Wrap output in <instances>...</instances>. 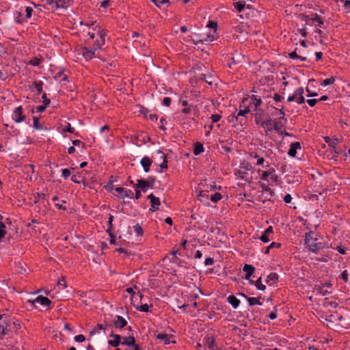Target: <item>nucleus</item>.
Returning <instances> with one entry per match:
<instances>
[{
    "label": "nucleus",
    "instance_id": "4c0bfd02",
    "mask_svg": "<svg viewBox=\"0 0 350 350\" xmlns=\"http://www.w3.org/2000/svg\"><path fill=\"white\" fill-rule=\"evenodd\" d=\"M255 113V122L257 125L260 126V122H263L264 120H262V115L263 113L262 109H259V111H256Z\"/></svg>",
    "mask_w": 350,
    "mask_h": 350
},
{
    "label": "nucleus",
    "instance_id": "a19ab883",
    "mask_svg": "<svg viewBox=\"0 0 350 350\" xmlns=\"http://www.w3.org/2000/svg\"><path fill=\"white\" fill-rule=\"evenodd\" d=\"M33 126L36 130H42L43 129L42 125L39 122V118L38 117H33Z\"/></svg>",
    "mask_w": 350,
    "mask_h": 350
},
{
    "label": "nucleus",
    "instance_id": "052dcab7",
    "mask_svg": "<svg viewBox=\"0 0 350 350\" xmlns=\"http://www.w3.org/2000/svg\"><path fill=\"white\" fill-rule=\"evenodd\" d=\"M280 111V119L281 120H284V122L287 121V120L284 118L285 117V112L283 106L281 107V108L279 109Z\"/></svg>",
    "mask_w": 350,
    "mask_h": 350
},
{
    "label": "nucleus",
    "instance_id": "4be33fe9",
    "mask_svg": "<svg viewBox=\"0 0 350 350\" xmlns=\"http://www.w3.org/2000/svg\"><path fill=\"white\" fill-rule=\"evenodd\" d=\"M44 83L42 81H36L32 83V85L30 86L31 90H36L38 92V94H40L42 91Z\"/></svg>",
    "mask_w": 350,
    "mask_h": 350
},
{
    "label": "nucleus",
    "instance_id": "4d7b16f0",
    "mask_svg": "<svg viewBox=\"0 0 350 350\" xmlns=\"http://www.w3.org/2000/svg\"><path fill=\"white\" fill-rule=\"evenodd\" d=\"M145 181L147 182V184L150 187L152 188L155 182V178L153 176H149L147 180H145Z\"/></svg>",
    "mask_w": 350,
    "mask_h": 350
},
{
    "label": "nucleus",
    "instance_id": "6e6552de",
    "mask_svg": "<svg viewBox=\"0 0 350 350\" xmlns=\"http://www.w3.org/2000/svg\"><path fill=\"white\" fill-rule=\"evenodd\" d=\"M214 40V35L213 33H208L206 37L200 35L199 38H196V40L193 38H191L190 41L192 42L194 44H198L199 43L204 42H211Z\"/></svg>",
    "mask_w": 350,
    "mask_h": 350
},
{
    "label": "nucleus",
    "instance_id": "b1692460",
    "mask_svg": "<svg viewBox=\"0 0 350 350\" xmlns=\"http://www.w3.org/2000/svg\"><path fill=\"white\" fill-rule=\"evenodd\" d=\"M70 0H55L54 1L51 0V1L49 3V4H55V7L57 8H66L67 7L70 3Z\"/></svg>",
    "mask_w": 350,
    "mask_h": 350
},
{
    "label": "nucleus",
    "instance_id": "bb28decb",
    "mask_svg": "<svg viewBox=\"0 0 350 350\" xmlns=\"http://www.w3.org/2000/svg\"><path fill=\"white\" fill-rule=\"evenodd\" d=\"M122 345L128 347H133V345H135V339L133 336L123 338Z\"/></svg>",
    "mask_w": 350,
    "mask_h": 350
},
{
    "label": "nucleus",
    "instance_id": "6e6d98bb",
    "mask_svg": "<svg viewBox=\"0 0 350 350\" xmlns=\"http://www.w3.org/2000/svg\"><path fill=\"white\" fill-rule=\"evenodd\" d=\"M268 280H271L273 282H275L278 279V275L275 273H271L267 276Z\"/></svg>",
    "mask_w": 350,
    "mask_h": 350
},
{
    "label": "nucleus",
    "instance_id": "c85d7f7f",
    "mask_svg": "<svg viewBox=\"0 0 350 350\" xmlns=\"http://www.w3.org/2000/svg\"><path fill=\"white\" fill-rule=\"evenodd\" d=\"M311 20L316 27H321L323 24V21L322 18L319 16L317 14H315L312 18Z\"/></svg>",
    "mask_w": 350,
    "mask_h": 350
},
{
    "label": "nucleus",
    "instance_id": "a18cd8bd",
    "mask_svg": "<svg viewBox=\"0 0 350 350\" xmlns=\"http://www.w3.org/2000/svg\"><path fill=\"white\" fill-rule=\"evenodd\" d=\"M338 278L342 280L345 283L349 282V273L347 270H344L341 272Z\"/></svg>",
    "mask_w": 350,
    "mask_h": 350
},
{
    "label": "nucleus",
    "instance_id": "9d476101",
    "mask_svg": "<svg viewBox=\"0 0 350 350\" xmlns=\"http://www.w3.org/2000/svg\"><path fill=\"white\" fill-rule=\"evenodd\" d=\"M314 291L322 296L329 295L332 292L331 290L326 289L325 284H316L314 287Z\"/></svg>",
    "mask_w": 350,
    "mask_h": 350
},
{
    "label": "nucleus",
    "instance_id": "c03bdc74",
    "mask_svg": "<svg viewBox=\"0 0 350 350\" xmlns=\"http://www.w3.org/2000/svg\"><path fill=\"white\" fill-rule=\"evenodd\" d=\"M251 156L253 158L256 159V165H261L263 164L265 159L262 157H260L257 153L252 152Z\"/></svg>",
    "mask_w": 350,
    "mask_h": 350
},
{
    "label": "nucleus",
    "instance_id": "3c124183",
    "mask_svg": "<svg viewBox=\"0 0 350 350\" xmlns=\"http://www.w3.org/2000/svg\"><path fill=\"white\" fill-rule=\"evenodd\" d=\"M4 228H5V224L0 221V239L3 238L6 234V232L5 231Z\"/></svg>",
    "mask_w": 350,
    "mask_h": 350
},
{
    "label": "nucleus",
    "instance_id": "a211bd4d",
    "mask_svg": "<svg viewBox=\"0 0 350 350\" xmlns=\"http://www.w3.org/2000/svg\"><path fill=\"white\" fill-rule=\"evenodd\" d=\"M250 111V109L247 107L245 109H240L237 113H234L233 118H236V121H239V122L241 123L243 121V118L241 117H245Z\"/></svg>",
    "mask_w": 350,
    "mask_h": 350
},
{
    "label": "nucleus",
    "instance_id": "f03ea898",
    "mask_svg": "<svg viewBox=\"0 0 350 350\" xmlns=\"http://www.w3.org/2000/svg\"><path fill=\"white\" fill-rule=\"evenodd\" d=\"M27 301L30 303L31 305L39 304L46 308H50L51 304V301L48 297L42 295L38 296L36 299L32 300L28 299Z\"/></svg>",
    "mask_w": 350,
    "mask_h": 350
},
{
    "label": "nucleus",
    "instance_id": "58836bf2",
    "mask_svg": "<svg viewBox=\"0 0 350 350\" xmlns=\"http://www.w3.org/2000/svg\"><path fill=\"white\" fill-rule=\"evenodd\" d=\"M8 325L5 323L0 324V340H2L5 335L8 334V332L10 331L8 329H7Z\"/></svg>",
    "mask_w": 350,
    "mask_h": 350
},
{
    "label": "nucleus",
    "instance_id": "680f3d73",
    "mask_svg": "<svg viewBox=\"0 0 350 350\" xmlns=\"http://www.w3.org/2000/svg\"><path fill=\"white\" fill-rule=\"evenodd\" d=\"M75 341L77 342H82L85 341V336L82 334H79L75 336L74 338Z\"/></svg>",
    "mask_w": 350,
    "mask_h": 350
},
{
    "label": "nucleus",
    "instance_id": "9b49d317",
    "mask_svg": "<svg viewBox=\"0 0 350 350\" xmlns=\"http://www.w3.org/2000/svg\"><path fill=\"white\" fill-rule=\"evenodd\" d=\"M109 337L113 338L112 340H108V344L113 347H118L120 344L122 345L121 342V336L118 334H114L113 332H111L109 334Z\"/></svg>",
    "mask_w": 350,
    "mask_h": 350
},
{
    "label": "nucleus",
    "instance_id": "0e129e2a",
    "mask_svg": "<svg viewBox=\"0 0 350 350\" xmlns=\"http://www.w3.org/2000/svg\"><path fill=\"white\" fill-rule=\"evenodd\" d=\"M171 104V98L170 97H165L163 99L162 105L165 107H170Z\"/></svg>",
    "mask_w": 350,
    "mask_h": 350
},
{
    "label": "nucleus",
    "instance_id": "f257e3e1",
    "mask_svg": "<svg viewBox=\"0 0 350 350\" xmlns=\"http://www.w3.org/2000/svg\"><path fill=\"white\" fill-rule=\"evenodd\" d=\"M319 236L313 231L305 234L304 245L311 252L317 254L325 247L324 243L319 241Z\"/></svg>",
    "mask_w": 350,
    "mask_h": 350
},
{
    "label": "nucleus",
    "instance_id": "49530a36",
    "mask_svg": "<svg viewBox=\"0 0 350 350\" xmlns=\"http://www.w3.org/2000/svg\"><path fill=\"white\" fill-rule=\"evenodd\" d=\"M221 198H222L221 194L219 192H217V193H214L213 195H211L210 199L213 202L216 203L218 201H219L221 199Z\"/></svg>",
    "mask_w": 350,
    "mask_h": 350
},
{
    "label": "nucleus",
    "instance_id": "c756f323",
    "mask_svg": "<svg viewBox=\"0 0 350 350\" xmlns=\"http://www.w3.org/2000/svg\"><path fill=\"white\" fill-rule=\"evenodd\" d=\"M325 142L328 144V146L332 148H336V146L338 144V139L337 138L331 139L329 137H324Z\"/></svg>",
    "mask_w": 350,
    "mask_h": 350
},
{
    "label": "nucleus",
    "instance_id": "423d86ee",
    "mask_svg": "<svg viewBox=\"0 0 350 350\" xmlns=\"http://www.w3.org/2000/svg\"><path fill=\"white\" fill-rule=\"evenodd\" d=\"M148 199L150 200L151 206L149 211L154 212L158 210L161 204L159 198L154 196L153 193H150L148 196Z\"/></svg>",
    "mask_w": 350,
    "mask_h": 350
},
{
    "label": "nucleus",
    "instance_id": "39448f33",
    "mask_svg": "<svg viewBox=\"0 0 350 350\" xmlns=\"http://www.w3.org/2000/svg\"><path fill=\"white\" fill-rule=\"evenodd\" d=\"M12 118L16 123H20L25 120V116L23 114V109L21 106L14 109L12 114Z\"/></svg>",
    "mask_w": 350,
    "mask_h": 350
},
{
    "label": "nucleus",
    "instance_id": "f8f14e48",
    "mask_svg": "<svg viewBox=\"0 0 350 350\" xmlns=\"http://www.w3.org/2000/svg\"><path fill=\"white\" fill-rule=\"evenodd\" d=\"M273 229L272 226H269L265 230L262 232V235L260 237V239L263 243H268L270 241V236L273 234Z\"/></svg>",
    "mask_w": 350,
    "mask_h": 350
},
{
    "label": "nucleus",
    "instance_id": "72a5a7b5",
    "mask_svg": "<svg viewBox=\"0 0 350 350\" xmlns=\"http://www.w3.org/2000/svg\"><path fill=\"white\" fill-rule=\"evenodd\" d=\"M157 153L161 154V158H162L163 159V161L159 165L161 169L166 170L167 168V161L165 154L160 150H157Z\"/></svg>",
    "mask_w": 350,
    "mask_h": 350
},
{
    "label": "nucleus",
    "instance_id": "0eeeda50",
    "mask_svg": "<svg viewBox=\"0 0 350 350\" xmlns=\"http://www.w3.org/2000/svg\"><path fill=\"white\" fill-rule=\"evenodd\" d=\"M127 325L126 320L120 315H116L115 319L112 322V327L116 329H122Z\"/></svg>",
    "mask_w": 350,
    "mask_h": 350
},
{
    "label": "nucleus",
    "instance_id": "7ed1b4c3",
    "mask_svg": "<svg viewBox=\"0 0 350 350\" xmlns=\"http://www.w3.org/2000/svg\"><path fill=\"white\" fill-rule=\"evenodd\" d=\"M180 103L184 107L181 110V113L184 115H190L192 112L197 111V105L189 103L187 100L180 99Z\"/></svg>",
    "mask_w": 350,
    "mask_h": 350
},
{
    "label": "nucleus",
    "instance_id": "79ce46f5",
    "mask_svg": "<svg viewBox=\"0 0 350 350\" xmlns=\"http://www.w3.org/2000/svg\"><path fill=\"white\" fill-rule=\"evenodd\" d=\"M42 61L43 60L41 57L38 58V57H36L29 61V64H30L33 66H39L40 65V64L42 62Z\"/></svg>",
    "mask_w": 350,
    "mask_h": 350
},
{
    "label": "nucleus",
    "instance_id": "37998d69",
    "mask_svg": "<svg viewBox=\"0 0 350 350\" xmlns=\"http://www.w3.org/2000/svg\"><path fill=\"white\" fill-rule=\"evenodd\" d=\"M335 77H332L331 78L324 79L321 82L320 85L321 86L330 85H332L335 82Z\"/></svg>",
    "mask_w": 350,
    "mask_h": 350
},
{
    "label": "nucleus",
    "instance_id": "ea45409f",
    "mask_svg": "<svg viewBox=\"0 0 350 350\" xmlns=\"http://www.w3.org/2000/svg\"><path fill=\"white\" fill-rule=\"evenodd\" d=\"M105 44V40L103 38H98L94 43V49H101L102 46Z\"/></svg>",
    "mask_w": 350,
    "mask_h": 350
},
{
    "label": "nucleus",
    "instance_id": "4468645a",
    "mask_svg": "<svg viewBox=\"0 0 350 350\" xmlns=\"http://www.w3.org/2000/svg\"><path fill=\"white\" fill-rule=\"evenodd\" d=\"M260 126L262 127L267 133L271 131L273 127V120L271 118L266 119L263 122L260 123Z\"/></svg>",
    "mask_w": 350,
    "mask_h": 350
},
{
    "label": "nucleus",
    "instance_id": "2f4dec72",
    "mask_svg": "<svg viewBox=\"0 0 350 350\" xmlns=\"http://www.w3.org/2000/svg\"><path fill=\"white\" fill-rule=\"evenodd\" d=\"M284 123L285 122H283L282 120H279V121L273 120V129H274L278 133L284 127Z\"/></svg>",
    "mask_w": 350,
    "mask_h": 350
},
{
    "label": "nucleus",
    "instance_id": "2eb2a0df",
    "mask_svg": "<svg viewBox=\"0 0 350 350\" xmlns=\"http://www.w3.org/2000/svg\"><path fill=\"white\" fill-rule=\"evenodd\" d=\"M301 144L299 142H294L290 145V148L288 151V154L291 157H295L297 154V150L301 149Z\"/></svg>",
    "mask_w": 350,
    "mask_h": 350
},
{
    "label": "nucleus",
    "instance_id": "f3484780",
    "mask_svg": "<svg viewBox=\"0 0 350 350\" xmlns=\"http://www.w3.org/2000/svg\"><path fill=\"white\" fill-rule=\"evenodd\" d=\"M95 50L94 48L93 49L86 47L83 48L82 49V55L86 60H90L95 57Z\"/></svg>",
    "mask_w": 350,
    "mask_h": 350
},
{
    "label": "nucleus",
    "instance_id": "603ef678",
    "mask_svg": "<svg viewBox=\"0 0 350 350\" xmlns=\"http://www.w3.org/2000/svg\"><path fill=\"white\" fill-rule=\"evenodd\" d=\"M71 174V172H70V170L67 169V168H64V169H62V176L64 178V179H67Z\"/></svg>",
    "mask_w": 350,
    "mask_h": 350
},
{
    "label": "nucleus",
    "instance_id": "cd10ccee",
    "mask_svg": "<svg viewBox=\"0 0 350 350\" xmlns=\"http://www.w3.org/2000/svg\"><path fill=\"white\" fill-rule=\"evenodd\" d=\"M275 173V169L273 167L269 168L267 171H264L260 176V179L262 180L268 181L269 177Z\"/></svg>",
    "mask_w": 350,
    "mask_h": 350
},
{
    "label": "nucleus",
    "instance_id": "a878e982",
    "mask_svg": "<svg viewBox=\"0 0 350 350\" xmlns=\"http://www.w3.org/2000/svg\"><path fill=\"white\" fill-rule=\"evenodd\" d=\"M245 298L247 301L250 306L259 305L261 306L262 303L260 301V297H247L245 296Z\"/></svg>",
    "mask_w": 350,
    "mask_h": 350
},
{
    "label": "nucleus",
    "instance_id": "864d4df0",
    "mask_svg": "<svg viewBox=\"0 0 350 350\" xmlns=\"http://www.w3.org/2000/svg\"><path fill=\"white\" fill-rule=\"evenodd\" d=\"M133 230H134V232L137 234V235H142L143 234V230H142V228L139 225V224H136L133 226Z\"/></svg>",
    "mask_w": 350,
    "mask_h": 350
},
{
    "label": "nucleus",
    "instance_id": "69168bd1",
    "mask_svg": "<svg viewBox=\"0 0 350 350\" xmlns=\"http://www.w3.org/2000/svg\"><path fill=\"white\" fill-rule=\"evenodd\" d=\"M33 8L31 7H26L25 8V12H26V18H29L31 16L32 12H33Z\"/></svg>",
    "mask_w": 350,
    "mask_h": 350
},
{
    "label": "nucleus",
    "instance_id": "20e7f679",
    "mask_svg": "<svg viewBox=\"0 0 350 350\" xmlns=\"http://www.w3.org/2000/svg\"><path fill=\"white\" fill-rule=\"evenodd\" d=\"M250 98V101L247 107L250 109V111H259L260 109H258V107L262 103L260 97L257 95L252 94Z\"/></svg>",
    "mask_w": 350,
    "mask_h": 350
},
{
    "label": "nucleus",
    "instance_id": "774afa93",
    "mask_svg": "<svg viewBox=\"0 0 350 350\" xmlns=\"http://www.w3.org/2000/svg\"><path fill=\"white\" fill-rule=\"evenodd\" d=\"M213 264H214V259H213V258L208 257V258L205 259L204 265L206 266L212 265Z\"/></svg>",
    "mask_w": 350,
    "mask_h": 350
},
{
    "label": "nucleus",
    "instance_id": "c9c22d12",
    "mask_svg": "<svg viewBox=\"0 0 350 350\" xmlns=\"http://www.w3.org/2000/svg\"><path fill=\"white\" fill-rule=\"evenodd\" d=\"M157 338L163 340L165 345L170 343V336L166 334H159Z\"/></svg>",
    "mask_w": 350,
    "mask_h": 350
},
{
    "label": "nucleus",
    "instance_id": "dca6fc26",
    "mask_svg": "<svg viewBox=\"0 0 350 350\" xmlns=\"http://www.w3.org/2000/svg\"><path fill=\"white\" fill-rule=\"evenodd\" d=\"M152 163V159L148 157H144L140 161V163L142 165L145 172H148L150 171V167Z\"/></svg>",
    "mask_w": 350,
    "mask_h": 350
},
{
    "label": "nucleus",
    "instance_id": "5fc2aeb1",
    "mask_svg": "<svg viewBox=\"0 0 350 350\" xmlns=\"http://www.w3.org/2000/svg\"><path fill=\"white\" fill-rule=\"evenodd\" d=\"M75 128L72 127L69 123H68L67 125L63 129V131L68 132L70 133H75Z\"/></svg>",
    "mask_w": 350,
    "mask_h": 350
},
{
    "label": "nucleus",
    "instance_id": "1a4fd4ad",
    "mask_svg": "<svg viewBox=\"0 0 350 350\" xmlns=\"http://www.w3.org/2000/svg\"><path fill=\"white\" fill-rule=\"evenodd\" d=\"M116 191L120 196L122 198H133L134 193L131 189H126L123 187H116L115 189Z\"/></svg>",
    "mask_w": 350,
    "mask_h": 350
},
{
    "label": "nucleus",
    "instance_id": "bf43d9fd",
    "mask_svg": "<svg viewBox=\"0 0 350 350\" xmlns=\"http://www.w3.org/2000/svg\"><path fill=\"white\" fill-rule=\"evenodd\" d=\"M217 27V23L215 21H208V23L206 25V27H209V28H211V29H213L214 31L213 32L215 33L216 31V28Z\"/></svg>",
    "mask_w": 350,
    "mask_h": 350
},
{
    "label": "nucleus",
    "instance_id": "e433bc0d",
    "mask_svg": "<svg viewBox=\"0 0 350 350\" xmlns=\"http://www.w3.org/2000/svg\"><path fill=\"white\" fill-rule=\"evenodd\" d=\"M150 1L153 2L158 8H161L162 5H165L166 7H168L170 5L169 0H150Z\"/></svg>",
    "mask_w": 350,
    "mask_h": 350
},
{
    "label": "nucleus",
    "instance_id": "aec40b11",
    "mask_svg": "<svg viewBox=\"0 0 350 350\" xmlns=\"http://www.w3.org/2000/svg\"><path fill=\"white\" fill-rule=\"evenodd\" d=\"M215 338L213 336H206L203 339V342L210 349H214Z\"/></svg>",
    "mask_w": 350,
    "mask_h": 350
},
{
    "label": "nucleus",
    "instance_id": "338daca9",
    "mask_svg": "<svg viewBox=\"0 0 350 350\" xmlns=\"http://www.w3.org/2000/svg\"><path fill=\"white\" fill-rule=\"evenodd\" d=\"M98 36L100 37V38H102L105 40V37L107 36V31L105 29H99L98 31Z\"/></svg>",
    "mask_w": 350,
    "mask_h": 350
},
{
    "label": "nucleus",
    "instance_id": "13d9d810",
    "mask_svg": "<svg viewBox=\"0 0 350 350\" xmlns=\"http://www.w3.org/2000/svg\"><path fill=\"white\" fill-rule=\"evenodd\" d=\"M167 123V121L165 118H161L160 119V126L159 129L163 131H165L167 130L166 127L165 126V124Z\"/></svg>",
    "mask_w": 350,
    "mask_h": 350
},
{
    "label": "nucleus",
    "instance_id": "412c9836",
    "mask_svg": "<svg viewBox=\"0 0 350 350\" xmlns=\"http://www.w3.org/2000/svg\"><path fill=\"white\" fill-rule=\"evenodd\" d=\"M135 189H139L143 192H146L148 187H150L147 182L144 179H138L137 183L134 186Z\"/></svg>",
    "mask_w": 350,
    "mask_h": 350
},
{
    "label": "nucleus",
    "instance_id": "09e8293b",
    "mask_svg": "<svg viewBox=\"0 0 350 350\" xmlns=\"http://www.w3.org/2000/svg\"><path fill=\"white\" fill-rule=\"evenodd\" d=\"M255 286L256 287L257 289L260 291H264L266 288L265 285L263 284L261 282L260 277L255 282Z\"/></svg>",
    "mask_w": 350,
    "mask_h": 350
},
{
    "label": "nucleus",
    "instance_id": "8fccbe9b",
    "mask_svg": "<svg viewBox=\"0 0 350 350\" xmlns=\"http://www.w3.org/2000/svg\"><path fill=\"white\" fill-rule=\"evenodd\" d=\"M135 307L137 310L140 312H148L149 311V306L147 304H144L141 306H137Z\"/></svg>",
    "mask_w": 350,
    "mask_h": 350
},
{
    "label": "nucleus",
    "instance_id": "f704fd0d",
    "mask_svg": "<svg viewBox=\"0 0 350 350\" xmlns=\"http://www.w3.org/2000/svg\"><path fill=\"white\" fill-rule=\"evenodd\" d=\"M233 5L237 9V10L238 12H241L245 8V1H239L237 2H234L233 3Z\"/></svg>",
    "mask_w": 350,
    "mask_h": 350
},
{
    "label": "nucleus",
    "instance_id": "473e14b6",
    "mask_svg": "<svg viewBox=\"0 0 350 350\" xmlns=\"http://www.w3.org/2000/svg\"><path fill=\"white\" fill-rule=\"evenodd\" d=\"M55 79L59 81H66L68 80V77L64 74L63 70L59 71L55 76Z\"/></svg>",
    "mask_w": 350,
    "mask_h": 350
},
{
    "label": "nucleus",
    "instance_id": "5701e85b",
    "mask_svg": "<svg viewBox=\"0 0 350 350\" xmlns=\"http://www.w3.org/2000/svg\"><path fill=\"white\" fill-rule=\"evenodd\" d=\"M227 301L234 309L237 308L240 304V300L233 295H229L227 298Z\"/></svg>",
    "mask_w": 350,
    "mask_h": 350
},
{
    "label": "nucleus",
    "instance_id": "393cba45",
    "mask_svg": "<svg viewBox=\"0 0 350 350\" xmlns=\"http://www.w3.org/2000/svg\"><path fill=\"white\" fill-rule=\"evenodd\" d=\"M252 169V165L248 162H243L240 165V170L239 171V174H246L247 171H249ZM241 178H243V176L241 175Z\"/></svg>",
    "mask_w": 350,
    "mask_h": 350
},
{
    "label": "nucleus",
    "instance_id": "de8ad7c7",
    "mask_svg": "<svg viewBox=\"0 0 350 350\" xmlns=\"http://www.w3.org/2000/svg\"><path fill=\"white\" fill-rule=\"evenodd\" d=\"M211 78L212 77L211 76L206 77V75L204 74H200V79L205 81L208 85H212L213 83V81L211 80Z\"/></svg>",
    "mask_w": 350,
    "mask_h": 350
},
{
    "label": "nucleus",
    "instance_id": "6ab92c4d",
    "mask_svg": "<svg viewBox=\"0 0 350 350\" xmlns=\"http://www.w3.org/2000/svg\"><path fill=\"white\" fill-rule=\"evenodd\" d=\"M244 272L246 273L245 279L250 280L255 271V267L252 265L245 264L243 268Z\"/></svg>",
    "mask_w": 350,
    "mask_h": 350
},
{
    "label": "nucleus",
    "instance_id": "7c9ffc66",
    "mask_svg": "<svg viewBox=\"0 0 350 350\" xmlns=\"http://www.w3.org/2000/svg\"><path fill=\"white\" fill-rule=\"evenodd\" d=\"M204 152L203 145L200 142H196L193 147V154L197 156Z\"/></svg>",
    "mask_w": 350,
    "mask_h": 350
},
{
    "label": "nucleus",
    "instance_id": "ddd939ff",
    "mask_svg": "<svg viewBox=\"0 0 350 350\" xmlns=\"http://www.w3.org/2000/svg\"><path fill=\"white\" fill-rule=\"evenodd\" d=\"M304 94V90L301 87L297 88L295 91V96L296 98L295 100H296L297 103L299 105H301L305 102Z\"/></svg>",
    "mask_w": 350,
    "mask_h": 350
},
{
    "label": "nucleus",
    "instance_id": "e2e57ef3",
    "mask_svg": "<svg viewBox=\"0 0 350 350\" xmlns=\"http://www.w3.org/2000/svg\"><path fill=\"white\" fill-rule=\"evenodd\" d=\"M221 118V116L217 113L213 114L211 116V119L213 123L217 122L220 120Z\"/></svg>",
    "mask_w": 350,
    "mask_h": 350
}]
</instances>
